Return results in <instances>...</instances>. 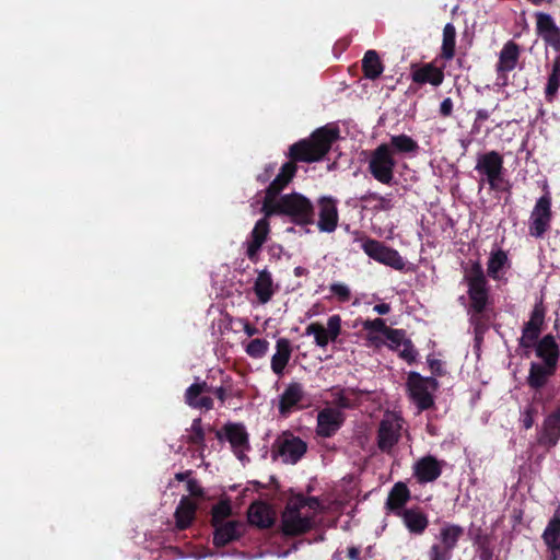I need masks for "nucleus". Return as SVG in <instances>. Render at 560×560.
Instances as JSON below:
<instances>
[{"mask_svg":"<svg viewBox=\"0 0 560 560\" xmlns=\"http://www.w3.org/2000/svg\"><path fill=\"white\" fill-rule=\"evenodd\" d=\"M337 126L326 125L315 129L308 138L301 139L289 147L288 158L276 178L265 191L261 209L278 201V196L291 183L298 172V162L313 163L322 161L339 139Z\"/></svg>","mask_w":560,"mask_h":560,"instance_id":"f257e3e1","label":"nucleus"},{"mask_svg":"<svg viewBox=\"0 0 560 560\" xmlns=\"http://www.w3.org/2000/svg\"><path fill=\"white\" fill-rule=\"evenodd\" d=\"M264 215H285L296 224H308L314 222L313 203L305 196L292 192L281 196L278 201L261 209Z\"/></svg>","mask_w":560,"mask_h":560,"instance_id":"f03ea898","label":"nucleus"},{"mask_svg":"<svg viewBox=\"0 0 560 560\" xmlns=\"http://www.w3.org/2000/svg\"><path fill=\"white\" fill-rule=\"evenodd\" d=\"M465 280L468 284V296L472 311L471 324L475 326L476 334H479L482 331V323L479 315L485 312L489 301L487 279L481 266L474 264L469 272L465 275Z\"/></svg>","mask_w":560,"mask_h":560,"instance_id":"7ed1b4c3","label":"nucleus"},{"mask_svg":"<svg viewBox=\"0 0 560 560\" xmlns=\"http://www.w3.org/2000/svg\"><path fill=\"white\" fill-rule=\"evenodd\" d=\"M475 171L481 176L479 185L485 183L494 191L509 189V182L504 178V159L498 151H488L477 155Z\"/></svg>","mask_w":560,"mask_h":560,"instance_id":"20e7f679","label":"nucleus"},{"mask_svg":"<svg viewBox=\"0 0 560 560\" xmlns=\"http://www.w3.org/2000/svg\"><path fill=\"white\" fill-rule=\"evenodd\" d=\"M440 383L435 377L422 376L419 372L408 373L406 387L409 398L419 411H424L434 406L433 393L439 389Z\"/></svg>","mask_w":560,"mask_h":560,"instance_id":"39448f33","label":"nucleus"},{"mask_svg":"<svg viewBox=\"0 0 560 560\" xmlns=\"http://www.w3.org/2000/svg\"><path fill=\"white\" fill-rule=\"evenodd\" d=\"M464 534L463 526L448 522L443 523L436 541L428 550L429 560H451Z\"/></svg>","mask_w":560,"mask_h":560,"instance_id":"423d86ee","label":"nucleus"},{"mask_svg":"<svg viewBox=\"0 0 560 560\" xmlns=\"http://www.w3.org/2000/svg\"><path fill=\"white\" fill-rule=\"evenodd\" d=\"M396 165L397 162L390 147L387 143H381L371 152L368 170L378 183L392 185L395 178Z\"/></svg>","mask_w":560,"mask_h":560,"instance_id":"0eeeda50","label":"nucleus"},{"mask_svg":"<svg viewBox=\"0 0 560 560\" xmlns=\"http://www.w3.org/2000/svg\"><path fill=\"white\" fill-rule=\"evenodd\" d=\"M307 444L301 438L285 431L279 435L271 447L273 460L280 458L284 464H296L306 453Z\"/></svg>","mask_w":560,"mask_h":560,"instance_id":"6e6552de","label":"nucleus"},{"mask_svg":"<svg viewBox=\"0 0 560 560\" xmlns=\"http://www.w3.org/2000/svg\"><path fill=\"white\" fill-rule=\"evenodd\" d=\"M551 202L552 198L548 190L537 199L529 217V234L532 236L540 237L549 229L552 220Z\"/></svg>","mask_w":560,"mask_h":560,"instance_id":"1a4fd4ad","label":"nucleus"},{"mask_svg":"<svg viewBox=\"0 0 560 560\" xmlns=\"http://www.w3.org/2000/svg\"><path fill=\"white\" fill-rule=\"evenodd\" d=\"M211 527L213 528L212 544L215 548H224L241 540L247 532V524L242 520H230Z\"/></svg>","mask_w":560,"mask_h":560,"instance_id":"9d476101","label":"nucleus"},{"mask_svg":"<svg viewBox=\"0 0 560 560\" xmlns=\"http://www.w3.org/2000/svg\"><path fill=\"white\" fill-rule=\"evenodd\" d=\"M546 311L542 303H537L533 307L529 320L526 322L522 329V336L518 339L521 348H534L544 329Z\"/></svg>","mask_w":560,"mask_h":560,"instance_id":"9b49d317","label":"nucleus"},{"mask_svg":"<svg viewBox=\"0 0 560 560\" xmlns=\"http://www.w3.org/2000/svg\"><path fill=\"white\" fill-rule=\"evenodd\" d=\"M560 441V406L552 410L537 431V444L546 451L556 447Z\"/></svg>","mask_w":560,"mask_h":560,"instance_id":"f8f14e48","label":"nucleus"},{"mask_svg":"<svg viewBox=\"0 0 560 560\" xmlns=\"http://www.w3.org/2000/svg\"><path fill=\"white\" fill-rule=\"evenodd\" d=\"M314 527V515H302V513H291L283 511L281 514V533L285 537H296L304 535Z\"/></svg>","mask_w":560,"mask_h":560,"instance_id":"ddd939ff","label":"nucleus"},{"mask_svg":"<svg viewBox=\"0 0 560 560\" xmlns=\"http://www.w3.org/2000/svg\"><path fill=\"white\" fill-rule=\"evenodd\" d=\"M223 433L226 441L231 444L235 456L243 460L245 453L250 450L249 434L243 423L229 422L223 427Z\"/></svg>","mask_w":560,"mask_h":560,"instance_id":"4468645a","label":"nucleus"},{"mask_svg":"<svg viewBox=\"0 0 560 560\" xmlns=\"http://www.w3.org/2000/svg\"><path fill=\"white\" fill-rule=\"evenodd\" d=\"M535 19L537 35L560 55V28L552 16L545 12H536Z\"/></svg>","mask_w":560,"mask_h":560,"instance_id":"2eb2a0df","label":"nucleus"},{"mask_svg":"<svg viewBox=\"0 0 560 560\" xmlns=\"http://www.w3.org/2000/svg\"><path fill=\"white\" fill-rule=\"evenodd\" d=\"M443 465V460L432 455L423 456L413 465V477L419 483L433 482L442 475Z\"/></svg>","mask_w":560,"mask_h":560,"instance_id":"dca6fc26","label":"nucleus"},{"mask_svg":"<svg viewBox=\"0 0 560 560\" xmlns=\"http://www.w3.org/2000/svg\"><path fill=\"white\" fill-rule=\"evenodd\" d=\"M401 424L397 419L384 418L377 430V446L383 453H389L398 443Z\"/></svg>","mask_w":560,"mask_h":560,"instance_id":"f3484780","label":"nucleus"},{"mask_svg":"<svg viewBox=\"0 0 560 560\" xmlns=\"http://www.w3.org/2000/svg\"><path fill=\"white\" fill-rule=\"evenodd\" d=\"M305 398V390L301 383L291 382L281 394L278 402V411L282 417H288L293 409L303 408L300 405Z\"/></svg>","mask_w":560,"mask_h":560,"instance_id":"a211bd4d","label":"nucleus"},{"mask_svg":"<svg viewBox=\"0 0 560 560\" xmlns=\"http://www.w3.org/2000/svg\"><path fill=\"white\" fill-rule=\"evenodd\" d=\"M345 421L343 413L334 408H324L317 413L316 434L322 438L332 436Z\"/></svg>","mask_w":560,"mask_h":560,"instance_id":"6ab92c4d","label":"nucleus"},{"mask_svg":"<svg viewBox=\"0 0 560 560\" xmlns=\"http://www.w3.org/2000/svg\"><path fill=\"white\" fill-rule=\"evenodd\" d=\"M276 516L271 506L262 501L253 502L247 509V526L269 529L275 525Z\"/></svg>","mask_w":560,"mask_h":560,"instance_id":"aec40b11","label":"nucleus"},{"mask_svg":"<svg viewBox=\"0 0 560 560\" xmlns=\"http://www.w3.org/2000/svg\"><path fill=\"white\" fill-rule=\"evenodd\" d=\"M521 55V49L518 44H516L513 40L506 42L500 54H499V61L495 66V71L498 73L499 79H503V85L506 81V74L514 70L517 66L518 59Z\"/></svg>","mask_w":560,"mask_h":560,"instance_id":"412c9836","label":"nucleus"},{"mask_svg":"<svg viewBox=\"0 0 560 560\" xmlns=\"http://www.w3.org/2000/svg\"><path fill=\"white\" fill-rule=\"evenodd\" d=\"M541 538L549 552L548 560H560V508L549 520Z\"/></svg>","mask_w":560,"mask_h":560,"instance_id":"4be33fe9","label":"nucleus"},{"mask_svg":"<svg viewBox=\"0 0 560 560\" xmlns=\"http://www.w3.org/2000/svg\"><path fill=\"white\" fill-rule=\"evenodd\" d=\"M411 535L421 536L429 526V517L419 506H412L400 511L397 515Z\"/></svg>","mask_w":560,"mask_h":560,"instance_id":"5701e85b","label":"nucleus"},{"mask_svg":"<svg viewBox=\"0 0 560 560\" xmlns=\"http://www.w3.org/2000/svg\"><path fill=\"white\" fill-rule=\"evenodd\" d=\"M319 219L317 226L322 232L335 231L338 223L337 200L332 197H322L318 201Z\"/></svg>","mask_w":560,"mask_h":560,"instance_id":"b1692460","label":"nucleus"},{"mask_svg":"<svg viewBox=\"0 0 560 560\" xmlns=\"http://www.w3.org/2000/svg\"><path fill=\"white\" fill-rule=\"evenodd\" d=\"M368 390H363L360 388L348 387H331L330 394L332 397L334 404L341 409H354L359 407L362 402L363 395L368 394Z\"/></svg>","mask_w":560,"mask_h":560,"instance_id":"393cba45","label":"nucleus"},{"mask_svg":"<svg viewBox=\"0 0 560 560\" xmlns=\"http://www.w3.org/2000/svg\"><path fill=\"white\" fill-rule=\"evenodd\" d=\"M412 82L423 85L431 84L439 86L443 83L444 72L443 69L435 67L432 62L424 63L420 67H411Z\"/></svg>","mask_w":560,"mask_h":560,"instance_id":"a878e982","label":"nucleus"},{"mask_svg":"<svg viewBox=\"0 0 560 560\" xmlns=\"http://www.w3.org/2000/svg\"><path fill=\"white\" fill-rule=\"evenodd\" d=\"M363 249L370 258L396 270H404L406 267V260L393 247H363Z\"/></svg>","mask_w":560,"mask_h":560,"instance_id":"bb28decb","label":"nucleus"},{"mask_svg":"<svg viewBox=\"0 0 560 560\" xmlns=\"http://www.w3.org/2000/svg\"><path fill=\"white\" fill-rule=\"evenodd\" d=\"M534 347L536 348V355L542 360V364H547L548 368H557L560 349L552 335L544 336L540 340H537Z\"/></svg>","mask_w":560,"mask_h":560,"instance_id":"cd10ccee","label":"nucleus"},{"mask_svg":"<svg viewBox=\"0 0 560 560\" xmlns=\"http://www.w3.org/2000/svg\"><path fill=\"white\" fill-rule=\"evenodd\" d=\"M410 500V490L406 483L398 481L390 489L387 500L386 509L393 512L396 516L400 511H404L405 505Z\"/></svg>","mask_w":560,"mask_h":560,"instance_id":"c85d7f7f","label":"nucleus"},{"mask_svg":"<svg viewBox=\"0 0 560 560\" xmlns=\"http://www.w3.org/2000/svg\"><path fill=\"white\" fill-rule=\"evenodd\" d=\"M292 354L291 341L287 338H279L276 342V353L271 358V370L282 376Z\"/></svg>","mask_w":560,"mask_h":560,"instance_id":"c756f323","label":"nucleus"},{"mask_svg":"<svg viewBox=\"0 0 560 560\" xmlns=\"http://www.w3.org/2000/svg\"><path fill=\"white\" fill-rule=\"evenodd\" d=\"M196 511L197 504L188 497H183L174 514L176 528L187 529L196 518Z\"/></svg>","mask_w":560,"mask_h":560,"instance_id":"7c9ffc66","label":"nucleus"},{"mask_svg":"<svg viewBox=\"0 0 560 560\" xmlns=\"http://www.w3.org/2000/svg\"><path fill=\"white\" fill-rule=\"evenodd\" d=\"M556 371L557 368H548L547 364L532 362L526 380L527 385L535 390H540L547 385L549 378L555 375Z\"/></svg>","mask_w":560,"mask_h":560,"instance_id":"2f4dec72","label":"nucleus"},{"mask_svg":"<svg viewBox=\"0 0 560 560\" xmlns=\"http://www.w3.org/2000/svg\"><path fill=\"white\" fill-rule=\"evenodd\" d=\"M253 289L260 304L268 303L275 294L271 273L266 269L261 270L255 280Z\"/></svg>","mask_w":560,"mask_h":560,"instance_id":"473e14b6","label":"nucleus"},{"mask_svg":"<svg viewBox=\"0 0 560 560\" xmlns=\"http://www.w3.org/2000/svg\"><path fill=\"white\" fill-rule=\"evenodd\" d=\"M185 402L194 409L211 410L214 407L213 399L210 396H205L201 393V387L197 384H191L185 392Z\"/></svg>","mask_w":560,"mask_h":560,"instance_id":"72a5a7b5","label":"nucleus"},{"mask_svg":"<svg viewBox=\"0 0 560 560\" xmlns=\"http://www.w3.org/2000/svg\"><path fill=\"white\" fill-rule=\"evenodd\" d=\"M362 71L366 79L375 80L384 71V66L375 50H368L362 59Z\"/></svg>","mask_w":560,"mask_h":560,"instance_id":"f704fd0d","label":"nucleus"},{"mask_svg":"<svg viewBox=\"0 0 560 560\" xmlns=\"http://www.w3.org/2000/svg\"><path fill=\"white\" fill-rule=\"evenodd\" d=\"M393 150V155L397 154H415L419 151L418 142L410 136L400 133L390 137L387 143Z\"/></svg>","mask_w":560,"mask_h":560,"instance_id":"c9c22d12","label":"nucleus"},{"mask_svg":"<svg viewBox=\"0 0 560 560\" xmlns=\"http://www.w3.org/2000/svg\"><path fill=\"white\" fill-rule=\"evenodd\" d=\"M233 516V508L230 498L224 497L219 500L217 504L211 508L210 511V525L228 522Z\"/></svg>","mask_w":560,"mask_h":560,"instance_id":"e433bc0d","label":"nucleus"},{"mask_svg":"<svg viewBox=\"0 0 560 560\" xmlns=\"http://www.w3.org/2000/svg\"><path fill=\"white\" fill-rule=\"evenodd\" d=\"M560 88V55L556 56L552 61L550 72L548 74L545 89V97L548 102H552Z\"/></svg>","mask_w":560,"mask_h":560,"instance_id":"4c0bfd02","label":"nucleus"},{"mask_svg":"<svg viewBox=\"0 0 560 560\" xmlns=\"http://www.w3.org/2000/svg\"><path fill=\"white\" fill-rule=\"evenodd\" d=\"M359 199H360V201H362L366 205L373 203L372 209L376 212L389 211L394 208L392 194L382 196L375 191H366Z\"/></svg>","mask_w":560,"mask_h":560,"instance_id":"58836bf2","label":"nucleus"},{"mask_svg":"<svg viewBox=\"0 0 560 560\" xmlns=\"http://www.w3.org/2000/svg\"><path fill=\"white\" fill-rule=\"evenodd\" d=\"M187 444L197 447V450L203 451L206 447V433L202 428L201 418H195L189 429H187V435L184 436Z\"/></svg>","mask_w":560,"mask_h":560,"instance_id":"ea45409f","label":"nucleus"},{"mask_svg":"<svg viewBox=\"0 0 560 560\" xmlns=\"http://www.w3.org/2000/svg\"><path fill=\"white\" fill-rule=\"evenodd\" d=\"M456 28L452 23H447L443 28V40L441 47V58L452 60L455 56Z\"/></svg>","mask_w":560,"mask_h":560,"instance_id":"a19ab883","label":"nucleus"},{"mask_svg":"<svg viewBox=\"0 0 560 560\" xmlns=\"http://www.w3.org/2000/svg\"><path fill=\"white\" fill-rule=\"evenodd\" d=\"M213 394L223 405L231 397H241V390L236 389L230 375H224L221 385L213 389Z\"/></svg>","mask_w":560,"mask_h":560,"instance_id":"79ce46f5","label":"nucleus"},{"mask_svg":"<svg viewBox=\"0 0 560 560\" xmlns=\"http://www.w3.org/2000/svg\"><path fill=\"white\" fill-rule=\"evenodd\" d=\"M269 217H264L262 219L258 220L252 231V241L246 242L245 245H262L268 236L269 233Z\"/></svg>","mask_w":560,"mask_h":560,"instance_id":"37998d69","label":"nucleus"},{"mask_svg":"<svg viewBox=\"0 0 560 560\" xmlns=\"http://www.w3.org/2000/svg\"><path fill=\"white\" fill-rule=\"evenodd\" d=\"M305 335L314 336V342L319 348H326L330 341L327 337L326 328L318 322L311 323L305 328Z\"/></svg>","mask_w":560,"mask_h":560,"instance_id":"c03bdc74","label":"nucleus"},{"mask_svg":"<svg viewBox=\"0 0 560 560\" xmlns=\"http://www.w3.org/2000/svg\"><path fill=\"white\" fill-rule=\"evenodd\" d=\"M508 262V256L504 252L498 250L493 253L488 261V275L497 279L499 276V272L504 268L505 264Z\"/></svg>","mask_w":560,"mask_h":560,"instance_id":"a18cd8bd","label":"nucleus"},{"mask_svg":"<svg viewBox=\"0 0 560 560\" xmlns=\"http://www.w3.org/2000/svg\"><path fill=\"white\" fill-rule=\"evenodd\" d=\"M478 560H493L494 548L488 535L480 536L476 540Z\"/></svg>","mask_w":560,"mask_h":560,"instance_id":"49530a36","label":"nucleus"},{"mask_svg":"<svg viewBox=\"0 0 560 560\" xmlns=\"http://www.w3.org/2000/svg\"><path fill=\"white\" fill-rule=\"evenodd\" d=\"M269 349V342L266 339L256 338L246 346V353L254 359H260L266 355Z\"/></svg>","mask_w":560,"mask_h":560,"instance_id":"de8ad7c7","label":"nucleus"},{"mask_svg":"<svg viewBox=\"0 0 560 560\" xmlns=\"http://www.w3.org/2000/svg\"><path fill=\"white\" fill-rule=\"evenodd\" d=\"M385 337L388 340L387 347L393 351H399L400 346H402L408 339L406 338V331L404 329L392 327L385 334Z\"/></svg>","mask_w":560,"mask_h":560,"instance_id":"09e8293b","label":"nucleus"},{"mask_svg":"<svg viewBox=\"0 0 560 560\" xmlns=\"http://www.w3.org/2000/svg\"><path fill=\"white\" fill-rule=\"evenodd\" d=\"M327 337L331 342H335L341 334V317L340 315H331L327 320Z\"/></svg>","mask_w":560,"mask_h":560,"instance_id":"8fccbe9b","label":"nucleus"},{"mask_svg":"<svg viewBox=\"0 0 560 560\" xmlns=\"http://www.w3.org/2000/svg\"><path fill=\"white\" fill-rule=\"evenodd\" d=\"M402 350L397 351L399 358L405 360L407 363L412 364L416 362L418 357V351L415 348L413 342L410 339H407L405 343L402 345Z\"/></svg>","mask_w":560,"mask_h":560,"instance_id":"3c124183","label":"nucleus"},{"mask_svg":"<svg viewBox=\"0 0 560 560\" xmlns=\"http://www.w3.org/2000/svg\"><path fill=\"white\" fill-rule=\"evenodd\" d=\"M329 290L341 303H346L351 299V291L348 285L343 283H331Z\"/></svg>","mask_w":560,"mask_h":560,"instance_id":"603ef678","label":"nucleus"},{"mask_svg":"<svg viewBox=\"0 0 560 560\" xmlns=\"http://www.w3.org/2000/svg\"><path fill=\"white\" fill-rule=\"evenodd\" d=\"M363 329L366 331H376L385 336L390 327H388L383 318L366 319L362 324Z\"/></svg>","mask_w":560,"mask_h":560,"instance_id":"864d4df0","label":"nucleus"},{"mask_svg":"<svg viewBox=\"0 0 560 560\" xmlns=\"http://www.w3.org/2000/svg\"><path fill=\"white\" fill-rule=\"evenodd\" d=\"M305 508V495L299 493L290 498L283 511H290L291 513H302V510Z\"/></svg>","mask_w":560,"mask_h":560,"instance_id":"5fc2aeb1","label":"nucleus"},{"mask_svg":"<svg viewBox=\"0 0 560 560\" xmlns=\"http://www.w3.org/2000/svg\"><path fill=\"white\" fill-rule=\"evenodd\" d=\"M427 362H428L429 369L433 375L432 377H435V378L442 377L446 374L444 364L441 360L434 359L431 355H429L427 359Z\"/></svg>","mask_w":560,"mask_h":560,"instance_id":"6e6d98bb","label":"nucleus"},{"mask_svg":"<svg viewBox=\"0 0 560 560\" xmlns=\"http://www.w3.org/2000/svg\"><path fill=\"white\" fill-rule=\"evenodd\" d=\"M536 415H537V410L534 407H527L523 411L522 423L526 430L530 429L534 425Z\"/></svg>","mask_w":560,"mask_h":560,"instance_id":"4d7b16f0","label":"nucleus"},{"mask_svg":"<svg viewBox=\"0 0 560 560\" xmlns=\"http://www.w3.org/2000/svg\"><path fill=\"white\" fill-rule=\"evenodd\" d=\"M490 117V112L483 108H480L476 112V118L472 124V132L478 133L481 129V124L488 120Z\"/></svg>","mask_w":560,"mask_h":560,"instance_id":"13d9d810","label":"nucleus"},{"mask_svg":"<svg viewBox=\"0 0 560 560\" xmlns=\"http://www.w3.org/2000/svg\"><path fill=\"white\" fill-rule=\"evenodd\" d=\"M275 170H276L275 163L267 164L265 166L264 171L257 175V177H256L257 182L260 184H266L273 175Z\"/></svg>","mask_w":560,"mask_h":560,"instance_id":"bf43d9fd","label":"nucleus"},{"mask_svg":"<svg viewBox=\"0 0 560 560\" xmlns=\"http://www.w3.org/2000/svg\"><path fill=\"white\" fill-rule=\"evenodd\" d=\"M453 101L451 97H446L441 102L440 114L443 117H450L453 114Z\"/></svg>","mask_w":560,"mask_h":560,"instance_id":"052dcab7","label":"nucleus"},{"mask_svg":"<svg viewBox=\"0 0 560 560\" xmlns=\"http://www.w3.org/2000/svg\"><path fill=\"white\" fill-rule=\"evenodd\" d=\"M187 490L194 497H203V489L198 485L197 480L190 479L187 482Z\"/></svg>","mask_w":560,"mask_h":560,"instance_id":"680f3d73","label":"nucleus"},{"mask_svg":"<svg viewBox=\"0 0 560 560\" xmlns=\"http://www.w3.org/2000/svg\"><path fill=\"white\" fill-rule=\"evenodd\" d=\"M306 508L316 512L322 509V502L317 497H305Z\"/></svg>","mask_w":560,"mask_h":560,"instance_id":"e2e57ef3","label":"nucleus"},{"mask_svg":"<svg viewBox=\"0 0 560 560\" xmlns=\"http://www.w3.org/2000/svg\"><path fill=\"white\" fill-rule=\"evenodd\" d=\"M360 548L355 546H350L347 549V557L349 560H361L360 558Z\"/></svg>","mask_w":560,"mask_h":560,"instance_id":"0e129e2a","label":"nucleus"},{"mask_svg":"<svg viewBox=\"0 0 560 560\" xmlns=\"http://www.w3.org/2000/svg\"><path fill=\"white\" fill-rule=\"evenodd\" d=\"M373 311L376 312L380 315H386V314L389 313L390 306L387 303H381V304H376L373 307Z\"/></svg>","mask_w":560,"mask_h":560,"instance_id":"69168bd1","label":"nucleus"},{"mask_svg":"<svg viewBox=\"0 0 560 560\" xmlns=\"http://www.w3.org/2000/svg\"><path fill=\"white\" fill-rule=\"evenodd\" d=\"M244 332L248 337H252V336L258 334V329L254 325L249 324L248 322H245V324H244Z\"/></svg>","mask_w":560,"mask_h":560,"instance_id":"338daca9","label":"nucleus"},{"mask_svg":"<svg viewBox=\"0 0 560 560\" xmlns=\"http://www.w3.org/2000/svg\"><path fill=\"white\" fill-rule=\"evenodd\" d=\"M195 384L199 385L201 387V393H213V389L211 386L207 384V382H196Z\"/></svg>","mask_w":560,"mask_h":560,"instance_id":"774afa93","label":"nucleus"}]
</instances>
